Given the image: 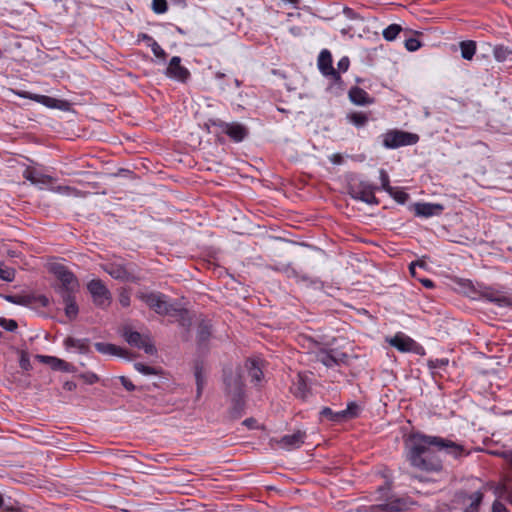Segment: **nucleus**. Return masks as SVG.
<instances>
[{
  "instance_id": "obj_33",
  "label": "nucleus",
  "mask_w": 512,
  "mask_h": 512,
  "mask_svg": "<svg viewBox=\"0 0 512 512\" xmlns=\"http://www.w3.org/2000/svg\"><path fill=\"white\" fill-rule=\"evenodd\" d=\"M211 335V326L208 322L202 321L197 330V339L200 344L205 343Z\"/></svg>"
},
{
  "instance_id": "obj_21",
  "label": "nucleus",
  "mask_w": 512,
  "mask_h": 512,
  "mask_svg": "<svg viewBox=\"0 0 512 512\" xmlns=\"http://www.w3.org/2000/svg\"><path fill=\"white\" fill-rule=\"evenodd\" d=\"M443 209V205L434 203H416L414 206L415 214L421 217L439 215L442 213Z\"/></svg>"
},
{
  "instance_id": "obj_37",
  "label": "nucleus",
  "mask_w": 512,
  "mask_h": 512,
  "mask_svg": "<svg viewBox=\"0 0 512 512\" xmlns=\"http://www.w3.org/2000/svg\"><path fill=\"white\" fill-rule=\"evenodd\" d=\"M0 279L6 282H12L15 279V269L0 264Z\"/></svg>"
},
{
  "instance_id": "obj_18",
  "label": "nucleus",
  "mask_w": 512,
  "mask_h": 512,
  "mask_svg": "<svg viewBox=\"0 0 512 512\" xmlns=\"http://www.w3.org/2000/svg\"><path fill=\"white\" fill-rule=\"evenodd\" d=\"M457 499L465 506L463 512H478L483 500V494L480 491L472 494L461 492L457 495Z\"/></svg>"
},
{
  "instance_id": "obj_57",
  "label": "nucleus",
  "mask_w": 512,
  "mask_h": 512,
  "mask_svg": "<svg viewBox=\"0 0 512 512\" xmlns=\"http://www.w3.org/2000/svg\"><path fill=\"white\" fill-rule=\"evenodd\" d=\"M416 266H420V267H423L424 266V263L423 262H412L409 266V270H410V273L415 277L416 273H415V267Z\"/></svg>"
},
{
  "instance_id": "obj_17",
  "label": "nucleus",
  "mask_w": 512,
  "mask_h": 512,
  "mask_svg": "<svg viewBox=\"0 0 512 512\" xmlns=\"http://www.w3.org/2000/svg\"><path fill=\"white\" fill-rule=\"evenodd\" d=\"M318 68L323 75L331 77L335 82L340 80V75L332 65V55L326 49L322 50L318 56Z\"/></svg>"
},
{
  "instance_id": "obj_26",
  "label": "nucleus",
  "mask_w": 512,
  "mask_h": 512,
  "mask_svg": "<svg viewBox=\"0 0 512 512\" xmlns=\"http://www.w3.org/2000/svg\"><path fill=\"white\" fill-rule=\"evenodd\" d=\"M390 344L401 352H409L412 350L415 342L409 337L396 335L390 340Z\"/></svg>"
},
{
  "instance_id": "obj_63",
  "label": "nucleus",
  "mask_w": 512,
  "mask_h": 512,
  "mask_svg": "<svg viewBox=\"0 0 512 512\" xmlns=\"http://www.w3.org/2000/svg\"><path fill=\"white\" fill-rule=\"evenodd\" d=\"M4 503H5L4 498H3V496L0 494V510H2V509H3V507H4Z\"/></svg>"
},
{
  "instance_id": "obj_31",
  "label": "nucleus",
  "mask_w": 512,
  "mask_h": 512,
  "mask_svg": "<svg viewBox=\"0 0 512 512\" xmlns=\"http://www.w3.org/2000/svg\"><path fill=\"white\" fill-rule=\"evenodd\" d=\"M461 56L465 60H472L476 53V43L472 40L461 41L459 44Z\"/></svg>"
},
{
  "instance_id": "obj_46",
  "label": "nucleus",
  "mask_w": 512,
  "mask_h": 512,
  "mask_svg": "<svg viewBox=\"0 0 512 512\" xmlns=\"http://www.w3.org/2000/svg\"><path fill=\"white\" fill-rule=\"evenodd\" d=\"M496 493L499 496L504 497L505 499H507L512 504V493L508 490L506 485H504V484L503 485H499L496 488Z\"/></svg>"
},
{
  "instance_id": "obj_9",
  "label": "nucleus",
  "mask_w": 512,
  "mask_h": 512,
  "mask_svg": "<svg viewBox=\"0 0 512 512\" xmlns=\"http://www.w3.org/2000/svg\"><path fill=\"white\" fill-rule=\"evenodd\" d=\"M87 289L92 295L96 306L106 307L110 304L111 294L105 284L99 279H93L87 284Z\"/></svg>"
},
{
  "instance_id": "obj_2",
  "label": "nucleus",
  "mask_w": 512,
  "mask_h": 512,
  "mask_svg": "<svg viewBox=\"0 0 512 512\" xmlns=\"http://www.w3.org/2000/svg\"><path fill=\"white\" fill-rule=\"evenodd\" d=\"M224 385L225 392L232 402L233 411L240 415L244 406V384L240 370H225Z\"/></svg>"
},
{
  "instance_id": "obj_6",
  "label": "nucleus",
  "mask_w": 512,
  "mask_h": 512,
  "mask_svg": "<svg viewBox=\"0 0 512 512\" xmlns=\"http://www.w3.org/2000/svg\"><path fill=\"white\" fill-rule=\"evenodd\" d=\"M359 413V406L355 402L347 405V408L338 412L332 411L329 407H324L320 411L321 419H327L334 423H342L355 418Z\"/></svg>"
},
{
  "instance_id": "obj_5",
  "label": "nucleus",
  "mask_w": 512,
  "mask_h": 512,
  "mask_svg": "<svg viewBox=\"0 0 512 512\" xmlns=\"http://www.w3.org/2000/svg\"><path fill=\"white\" fill-rule=\"evenodd\" d=\"M377 187L368 181L353 182L349 185V195L367 204H378L375 197Z\"/></svg>"
},
{
  "instance_id": "obj_59",
  "label": "nucleus",
  "mask_w": 512,
  "mask_h": 512,
  "mask_svg": "<svg viewBox=\"0 0 512 512\" xmlns=\"http://www.w3.org/2000/svg\"><path fill=\"white\" fill-rule=\"evenodd\" d=\"M448 364V360L447 359H437L435 362H433V367L434 368H440L442 366H445Z\"/></svg>"
},
{
  "instance_id": "obj_32",
  "label": "nucleus",
  "mask_w": 512,
  "mask_h": 512,
  "mask_svg": "<svg viewBox=\"0 0 512 512\" xmlns=\"http://www.w3.org/2000/svg\"><path fill=\"white\" fill-rule=\"evenodd\" d=\"M493 56L498 62H505L512 59V50L504 45H496L493 48Z\"/></svg>"
},
{
  "instance_id": "obj_7",
  "label": "nucleus",
  "mask_w": 512,
  "mask_h": 512,
  "mask_svg": "<svg viewBox=\"0 0 512 512\" xmlns=\"http://www.w3.org/2000/svg\"><path fill=\"white\" fill-rule=\"evenodd\" d=\"M349 356L337 349H320L316 353V360L327 368L347 364Z\"/></svg>"
},
{
  "instance_id": "obj_11",
  "label": "nucleus",
  "mask_w": 512,
  "mask_h": 512,
  "mask_svg": "<svg viewBox=\"0 0 512 512\" xmlns=\"http://www.w3.org/2000/svg\"><path fill=\"white\" fill-rule=\"evenodd\" d=\"M212 124L219 127L221 132L228 135L235 142L243 141L248 135L247 127L237 122L227 123L219 120L213 121Z\"/></svg>"
},
{
  "instance_id": "obj_25",
  "label": "nucleus",
  "mask_w": 512,
  "mask_h": 512,
  "mask_svg": "<svg viewBox=\"0 0 512 512\" xmlns=\"http://www.w3.org/2000/svg\"><path fill=\"white\" fill-rule=\"evenodd\" d=\"M104 270L112 278L116 280L126 281L129 279V273L126 268L121 264L110 263L104 266Z\"/></svg>"
},
{
  "instance_id": "obj_55",
  "label": "nucleus",
  "mask_w": 512,
  "mask_h": 512,
  "mask_svg": "<svg viewBox=\"0 0 512 512\" xmlns=\"http://www.w3.org/2000/svg\"><path fill=\"white\" fill-rule=\"evenodd\" d=\"M63 388L67 391H73L76 389V383L73 381H66L63 385Z\"/></svg>"
},
{
  "instance_id": "obj_24",
  "label": "nucleus",
  "mask_w": 512,
  "mask_h": 512,
  "mask_svg": "<svg viewBox=\"0 0 512 512\" xmlns=\"http://www.w3.org/2000/svg\"><path fill=\"white\" fill-rule=\"evenodd\" d=\"M349 99L351 100L352 103L356 105H368L373 102L369 94L359 87H352L350 89Z\"/></svg>"
},
{
  "instance_id": "obj_28",
  "label": "nucleus",
  "mask_w": 512,
  "mask_h": 512,
  "mask_svg": "<svg viewBox=\"0 0 512 512\" xmlns=\"http://www.w3.org/2000/svg\"><path fill=\"white\" fill-rule=\"evenodd\" d=\"M67 348H75L80 353L86 354L89 352V339H77L73 337H67L64 341Z\"/></svg>"
},
{
  "instance_id": "obj_20",
  "label": "nucleus",
  "mask_w": 512,
  "mask_h": 512,
  "mask_svg": "<svg viewBox=\"0 0 512 512\" xmlns=\"http://www.w3.org/2000/svg\"><path fill=\"white\" fill-rule=\"evenodd\" d=\"M306 434L302 431H297L290 435H284L279 444L282 448L293 450L299 448L305 441Z\"/></svg>"
},
{
  "instance_id": "obj_41",
  "label": "nucleus",
  "mask_w": 512,
  "mask_h": 512,
  "mask_svg": "<svg viewBox=\"0 0 512 512\" xmlns=\"http://www.w3.org/2000/svg\"><path fill=\"white\" fill-rule=\"evenodd\" d=\"M275 270L283 272L284 274H286L287 277L295 278L296 280L300 274L295 268H293L290 265H282L281 267H276Z\"/></svg>"
},
{
  "instance_id": "obj_23",
  "label": "nucleus",
  "mask_w": 512,
  "mask_h": 512,
  "mask_svg": "<svg viewBox=\"0 0 512 512\" xmlns=\"http://www.w3.org/2000/svg\"><path fill=\"white\" fill-rule=\"evenodd\" d=\"M291 391L298 398L305 399L307 397L309 393V386L307 379L303 374H297L296 380L291 386Z\"/></svg>"
},
{
  "instance_id": "obj_39",
  "label": "nucleus",
  "mask_w": 512,
  "mask_h": 512,
  "mask_svg": "<svg viewBox=\"0 0 512 512\" xmlns=\"http://www.w3.org/2000/svg\"><path fill=\"white\" fill-rule=\"evenodd\" d=\"M379 174H380V181H381L382 189L385 190L387 193H392L393 187L390 186V180H389L388 173L384 169H381Z\"/></svg>"
},
{
  "instance_id": "obj_1",
  "label": "nucleus",
  "mask_w": 512,
  "mask_h": 512,
  "mask_svg": "<svg viewBox=\"0 0 512 512\" xmlns=\"http://www.w3.org/2000/svg\"><path fill=\"white\" fill-rule=\"evenodd\" d=\"M406 447V457L410 465L425 472H439L442 470V460L433 448L444 451L454 458H460L468 454L465 448L457 442L423 433L411 434Z\"/></svg>"
},
{
  "instance_id": "obj_52",
  "label": "nucleus",
  "mask_w": 512,
  "mask_h": 512,
  "mask_svg": "<svg viewBox=\"0 0 512 512\" xmlns=\"http://www.w3.org/2000/svg\"><path fill=\"white\" fill-rule=\"evenodd\" d=\"M492 512H508L504 504L499 501H495L492 505Z\"/></svg>"
},
{
  "instance_id": "obj_50",
  "label": "nucleus",
  "mask_w": 512,
  "mask_h": 512,
  "mask_svg": "<svg viewBox=\"0 0 512 512\" xmlns=\"http://www.w3.org/2000/svg\"><path fill=\"white\" fill-rule=\"evenodd\" d=\"M119 302L123 307H128L130 305V295L127 292L120 293Z\"/></svg>"
},
{
  "instance_id": "obj_43",
  "label": "nucleus",
  "mask_w": 512,
  "mask_h": 512,
  "mask_svg": "<svg viewBox=\"0 0 512 512\" xmlns=\"http://www.w3.org/2000/svg\"><path fill=\"white\" fill-rule=\"evenodd\" d=\"M149 47L151 48L155 57L160 58V59L166 58V56H167L166 52L161 48V46L155 40L152 43H149Z\"/></svg>"
},
{
  "instance_id": "obj_27",
  "label": "nucleus",
  "mask_w": 512,
  "mask_h": 512,
  "mask_svg": "<svg viewBox=\"0 0 512 512\" xmlns=\"http://www.w3.org/2000/svg\"><path fill=\"white\" fill-rule=\"evenodd\" d=\"M63 302L65 304V315L70 319L73 320L77 317L79 309L78 305L76 304L74 294H64L62 296Z\"/></svg>"
},
{
  "instance_id": "obj_8",
  "label": "nucleus",
  "mask_w": 512,
  "mask_h": 512,
  "mask_svg": "<svg viewBox=\"0 0 512 512\" xmlns=\"http://www.w3.org/2000/svg\"><path fill=\"white\" fill-rule=\"evenodd\" d=\"M122 335L131 346L143 349L145 353L150 355L156 352V348L150 342L149 338L141 335L137 331H133L130 326L123 327Z\"/></svg>"
},
{
  "instance_id": "obj_12",
  "label": "nucleus",
  "mask_w": 512,
  "mask_h": 512,
  "mask_svg": "<svg viewBox=\"0 0 512 512\" xmlns=\"http://www.w3.org/2000/svg\"><path fill=\"white\" fill-rule=\"evenodd\" d=\"M480 297L499 307H512V295L491 287L482 288L480 290Z\"/></svg>"
},
{
  "instance_id": "obj_40",
  "label": "nucleus",
  "mask_w": 512,
  "mask_h": 512,
  "mask_svg": "<svg viewBox=\"0 0 512 512\" xmlns=\"http://www.w3.org/2000/svg\"><path fill=\"white\" fill-rule=\"evenodd\" d=\"M152 10L156 14H163L168 10V4L166 0H153Z\"/></svg>"
},
{
  "instance_id": "obj_60",
  "label": "nucleus",
  "mask_w": 512,
  "mask_h": 512,
  "mask_svg": "<svg viewBox=\"0 0 512 512\" xmlns=\"http://www.w3.org/2000/svg\"><path fill=\"white\" fill-rule=\"evenodd\" d=\"M256 421L253 418H248L244 420L243 424L246 425L249 428H254Z\"/></svg>"
},
{
  "instance_id": "obj_34",
  "label": "nucleus",
  "mask_w": 512,
  "mask_h": 512,
  "mask_svg": "<svg viewBox=\"0 0 512 512\" xmlns=\"http://www.w3.org/2000/svg\"><path fill=\"white\" fill-rule=\"evenodd\" d=\"M347 118L349 122L355 125L356 127H363L368 121L367 115L362 112H354L348 114Z\"/></svg>"
},
{
  "instance_id": "obj_10",
  "label": "nucleus",
  "mask_w": 512,
  "mask_h": 512,
  "mask_svg": "<svg viewBox=\"0 0 512 512\" xmlns=\"http://www.w3.org/2000/svg\"><path fill=\"white\" fill-rule=\"evenodd\" d=\"M138 297L160 315L168 314L171 310V305L161 293H141Z\"/></svg>"
},
{
  "instance_id": "obj_54",
  "label": "nucleus",
  "mask_w": 512,
  "mask_h": 512,
  "mask_svg": "<svg viewBox=\"0 0 512 512\" xmlns=\"http://www.w3.org/2000/svg\"><path fill=\"white\" fill-rule=\"evenodd\" d=\"M55 191L62 193V194H71L74 189L69 186H58Z\"/></svg>"
},
{
  "instance_id": "obj_30",
  "label": "nucleus",
  "mask_w": 512,
  "mask_h": 512,
  "mask_svg": "<svg viewBox=\"0 0 512 512\" xmlns=\"http://www.w3.org/2000/svg\"><path fill=\"white\" fill-rule=\"evenodd\" d=\"M94 346L96 350L101 354L124 356L123 349L117 347L114 344L97 342Z\"/></svg>"
},
{
  "instance_id": "obj_22",
  "label": "nucleus",
  "mask_w": 512,
  "mask_h": 512,
  "mask_svg": "<svg viewBox=\"0 0 512 512\" xmlns=\"http://www.w3.org/2000/svg\"><path fill=\"white\" fill-rule=\"evenodd\" d=\"M246 368L251 381L258 384L263 379L262 361L260 359H249L246 362Z\"/></svg>"
},
{
  "instance_id": "obj_48",
  "label": "nucleus",
  "mask_w": 512,
  "mask_h": 512,
  "mask_svg": "<svg viewBox=\"0 0 512 512\" xmlns=\"http://www.w3.org/2000/svg\"><path fill=\"white\" fill-rule=\"evenodd\" d=\"M349 65H350V60L348 57H342L339 61H338V69L336 70L338 72V74L340 75V72H346L349 68Z\"/></svg>"
},
{
  "instance_id": "obj_38",
  "label": "nucleus",
  "mask_w": 512,
  "mask_h": 512,
  "mask_svg": "<svg viewBox=\"0 0 512 512\" xmlns=\"http://www.w3.org/2000/svg\"><path fill=\"white\" fill-rule=\"evenodd\" d=\"M202 372H203L202 366L199 363H197L195 365V372H194V374H195V379H196L198 395L201 394V391H202L203 386H204V378H203Z\"/></svg>"
},
{
  "instance_id": "obj_14",
  "label": "nucleus",
  "mask_w": 512,
  "mask_h": 512,
  "mask_svg": "<svg viewBox=\"0 0 512 512\" xmlns=\"http://www.w3.org/2000/svg\"><path fill=\"white\" fill-rule=\"evenodd\" d=\"M10 91L13 94H15L21 98L33 100V101L40 103L48 108L61 109L65 103L64 101L58 100L56 98H52V97H49L46 95L34 94V93H31L28 91L16 90V89H11Z\"/></svg>"
},
{
  "instance_id": "obj_51",
  "label": "nucleus",
  "mask_w": 512,
  "mask_h": 512,
  "mask_svg": "<svg viewBox=\"0 0 512 512\" xmlns=\"http://www.w3.org/2000/svg\"><path fill=\"white\" fill-rule=\"evenodd\" d=\"M120 381L127 391L135 390V385L128 378L121 376Z\"/></svg>"
},
{
  "instance_id": "obj_29",
  "label": "nucleus",
  "mask_w": 512,
  "mask_h": 512,
  "mask_svg": "<svg viewBox=\"0 0 512 512\" xmlns=\"http://www.w3.org/2000/svg\"><path fill=\"white\" fill-rule=\"evenodd\" d=\"M42 358L46 363L50 364L51 367L55 370H61L64 372H73L74 371L73 365L62 360V359H59V358H56L53 356H43Z\"/></svg>"
},
{
  "instance_id": "obj_61",
  "label": "nucleus",
  "mask_w": 512,
  "mask_h": 512,
  "mask_svg": "<svg viewBox=\"0 0 512 512\" xmlns=\"http://www.w3.org/2000/svg\"><path fill=\"white\" fill-rule=\"evenodd\" d=\"M331 161L334 163V164H340L342 162V156L339 155V154H334L332 157H331Z\"/></svg>"
},
{
  "instance_id": "obj_45",
  "label": "nucleus",
  "mask_w": 512,
  "mask_h": 512,
  "mask_svg": "<svg viewBox=\"0 0 512 512\" xmlns=\"http://www.w3.org/2000/svg\"><path fill=\"white\" fill-rule=\"evenodd\" d=\"M0 326L7 331H14L17 328V322L13 319L0 318Z\"/></svg>"
},
{
  "instance_id": "obj_44",
  "label": "nucleus",
  "mask_w": 512,
  "mask_h": 512,
  "mask_svg": "<svg viewBox=\"0 0 512 512\" xmlns=\"http://www.w3.org/2000/svg\"><path fill=\"white\" fill-rule=\"evenodd\" d=\"M134 367H135V369H136L138 372H140V373H142V374H144V375H153V374H156V370H155L153 367L148 366V365H145V364L140 363V362L135 363V364H134Z\"/></svg>"
},
{
  "instance_id": "obj_58",
  "label": "nucleus",
  "mask_w": 512,
  "mask_h": 512,
  "mask_svg": "<svg viewBox=\"0 0 512 512\" xmlns=\"http://www.w3.org/2000/svg\"><path fill=\"white\" fill-rule=\"evenodd\" d=\"M419 281L423 284V286H425L426 288H433L435 286L434 282L430 279H419Z\"/></svg>"
},
{
  "instance_id": "obj_35",
  "label": "nucleus",
  "mask_w": 512,
  "mask_h": 512,
  "mask_svg": "<svg viewBox=\"0 0 512 512\" xmlns=\"http://www.w3.org/2000/svg\"><path fill=\"white\" fill-rule=\"evenodd\" d=\"M402 28L398 24H391L383 31V37L387 41H393L398 34L401 32Z\"/></svg>"
},
{
  "instance_id": "obj_62",
  "label": "nucleus",
  "mask_w": 512,
  "mask_h": 512,
  "mask_svg": "<svg viewBox=\"0 0 512 512\" xmlns=\"http://www.w3.org/2000/svg\"><path fill=\"white\" fill-rule=\"evenodd\" d=\"M504 457L512 464V450L506 451Z\"/></svg>"
},
{
  "instance_id": "obj_4",
  "label": "nucleus",
  "mask_w": 512,
  "mask_h": 512,
  "mask_svg": "<svg viewBox=\"0 0 512 512\" xmlns=\"http://www.w3.org/2000/svg\"><path fill=\"white\" fill-rule=\"evenodd\" d=\"M383 146L387 149H396L402 146L414 145L419 141V136L402 130H389L382 135Z\"/></svg>"
},
{
  "instance_id": "obj_36",
  "label": "nucleus",
  "mask_w": 512,
  "mask_h": 512,
  "mask_svg": "<svg viewBox=\"0 0 512 512\" xmlns=\"http://www.w3.org/2000/svg\"><path fill=\"white\" fill-rule=\"evenodd\" d=\"M297 282L303 283L305 286H312L316 289L322 288V282L318 278H312L308 275H300L297 278Z\"/></svg>"
},
{
  "instance_id": "obj_56",
  "label": "nucleus",
  "mask_w": 512,
  "mask_h": 512,
  "mask_svg": "<svg viewBox=\"0 0 512 512\" xmlns=\"http://www.w3.org/2000/svg\"><path fill=\"white\" fill-rule=\"evenodd\" d=\"M139 39L142 41H145L148 46H149V43H152L154 41V39L150 35L145 34V33H141L139 35Z\"/></svg>"
},
{
  "instance_id": "obj_19",
  "label": "nucleus",
  "mask_w": 512,
  "mask_h": 512,
  "mask_svg": "<svg viewBox=\"0 0 512 512\" xmlns=\"http://www.w3.org/2000/svg\"><path fill=\"white\" fill-rule=\"evenodd\" d=\"M23 177L35 185H48L54 181L53 177L45 175L32 167H27L23 171Z\"/></svg>"
},
{
  "instance_id": "obj_47",
  "label": "nucleus",
  "mask_w": 512,
  "mask_h": 512,
  "mask_svg": "<svg viewBox=\"0 0 512 512\" xmlns=\"http://www.w3.org/2000/svg\"><path fill=\"white\" fill-rule=\"evenodd\" d=\"M405 47L408 51H416L421 47V43L416 38H409L405 41Z\"/></svg>"
},
{
  "instance_id": "obj_49",
  "label": "nucleus",
  "mask_w": 512,
  "mask_h": 512,
  "mask_svg": "<svg viewBox=\"0 0 512 512\" xmlns=\"http://www.w3.org/2000/svg\"><path fill=\"white\" fill-rule=\"evenodd\" d=\"M81 378H83L84 381L88 384H94L99 380L98 376L92 372H87V373L82 374Z\"/></svg>"
},
{
  "instance_id": "obj_16",
  "label": "nucleus",
  "mask_w": 512,
  "mask_h": 512,
  "mask_svg": "<svg viewBox=\"0 0 512 512\" xmlns=\"http://www.w3.org/2000/svg\"><path fill=\"white\" fill-rule=\"evenodd\" d=\"M166 75L179 82L185 83L190 78L189 70L181 65V58L173 56L166 68Z\"/></svg>"
},
{
  "instance_id": "obj_13",
  "label": "nucleus",
  "mask_w": 512,
  "mask_h": 512,
  "mask_svg": "<svg viewBox=\"0 0 512 512\" xmlns=\"http://www.w3.org/2000/svg\"><path fill=\"white\" fill-rule=\"evenodd\" d=\"M6 299L10 303L27 307H47L49 305V299L45 295H8L6 296Z\"/></svg>"
},
{
  "instance_id": "obj_15",
  "label": "nucleus",
  "mask_w": 512,
  "mask_h": 512,
  "mask_svg": "<svg viewBox=\"0 0 512 512\" xmlns=\"http://www.w3.org/2000/svg\"><path fill=\"white\" fill-rule=\"evenodd\" d=\"M412 502L408 498H389L380 505L371 507L372 512H404L409 509Z\"/></svg>"
},
{
  "instance_id": "obj_42",
  "label": "nucleus",
  "mask_w": 512,
  "mask_h": 512,
  "mask_svg": "<svg viewBox=\"0 0 512 512\" xmlns=\"http://www.w3.org/2000/svg\"><path fill=\"white\" fill-rule=\"evenodd\" d=\"M388 194L390 196H392L394 198V200H396L400 204H404L409 198V195L406 192H404L402 190H398L394 187H393L392 193H388Z\"/></svg>"
},
{
  "instance_id": "obj_53",
  "label": "nucleus",
  "mask_w": 512,
  "mask_h": 512,
  "mask_svg": "<svg viewBox=\"0 0 512 512\" xmlns=\"http://www.w3.org/2000/svg\"><path fill=\"white\" fill-rule=\"evenodd\" d=\"M20 367L24 370H28L30 368V360L24 354L20 358Z\"/></svg>"
},
{
  "instance_id": "obj_64",
  "label": "nucleus",
  "mask_w": 512,
  "mask_h": 512,
  "mask_svg": "<svg viewBox=\"0 0 512 512\" xmlns=\"http://www.w3.org/2000/svg\"><path fill=\"white\" fill-rule=\"evenodd\" d=\"M234 83H235V86H236V87H240V86H241V84H242V82H241L240 80H238V79H235V80H234Z\"/></svg>"
},
{
  "instance_id": "obj_3",
  "label": "nucleus",
  "mask_w": 512,
  "mask_h": 512,
  "mask_svg": "<svg viewBox=\"0 0 512 512\" xmlns=\"http://www.w3.org/2000/svg\"><path fill=\"white\" fill-rule=\"evenodd\" d=\"M49 271L59 280L60 284L57 291L63 296L64 294L73 295L79 288V282L76 276L63 264L52 263Z\"/></svg>"
}]
</instances>
